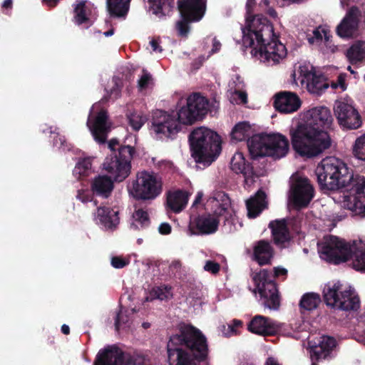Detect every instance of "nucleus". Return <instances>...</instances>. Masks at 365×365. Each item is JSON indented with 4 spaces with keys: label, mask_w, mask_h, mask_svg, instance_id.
I'll return each instance as SVG.
<instances>
[{
    "label": "nucleus",
    "mask_w": 365,
    "mask_h": 365,
    "mask_svg": "<svg viewBox=\"0 0 365 365\" xmlns=\"http://www.w3.org/2000/svg\"><path fill=\"white\" fill-rule=\"evenodd\" d=\"M315 174L322 189L335 190L345 188L349 192L344 195L343 207L357 215L365 214V178L354 175L352 170L339 158L328 157L318 164Z\"/></svg>",
    "instance_id": "f257e3e1"
},
{
    "label": "nucleus",
    "mask_w": 365,
    "mask_h": 365,
    "mask_svg": "<svg viewBox=\"0 0 365 365\" xmlns=\"http://www.w3.org/2000/svg\"><path fill=\"white\" fill-rule=\"evenodd\" d=\"M333 118L329 109L320 106L304 112L289 130L294 150L301 156L314 158L330 148L331 140L325 130L330 128Z\"/></svg>",
    "instance_id": "f03ea898"
},
{
    "label": "nucleus",
    "mask_w": 365,
    "mask_h": 365,
    "mask_svg": "<svg viewBox=\"0 0 365 365\" xmlns=\"http://www.w3.org/2000/svg\"><path fill=\"white\" fill-rule=\"evenodd\" d=\"M242 34L244 45L253 47L261 61L275 65L286 57L285 46L275 38L273 26L267 18L260 15L252 19L247 17Z\"/></svg>",
    "instance_id": "7ed1b4c3"
},
{
    "label": "nucleus",
    "mask_w": 365,
    "mask_h": 365,
    "mask_svg": "<svg viewBox=\"0 0 365 365\" xmlns=\"http://www.w3.org/2000/svg\"><path fill=\"white\" fill-rule=\"evenodd\" d=\"M170 365H197L193 357L204 360L208 354L205 336L192 325L183 324L168 343Z\"/></svg>",
    "instance_id": "20e7f679"
},
{
    "label": "nucleus",
    "mask_w": 365,
    "mask_h": 365,
    "mask_svg": "<svg viewBox=\"0 0 365 365\" xmlns=\"http://www.w3.org/2000/svg\"><path fill=\"white\" fill-rule=\"evenodd\" d=\"M321 258L339 264L352 259L353 267L358 271L365 272V241L354 240L351 244L336 236L324 237V241L319 245Z\"/></svg>",
    "instance_id": "39448f33"
},
{
    "label": "nucleus",
    "mask_w": 365,
    "mask_h": 365,
    "mask_svg": "<svg viewBox=\"0 0 365 365\" xmlns=\"http://www.w3.org/2000/svg\"><path fill=\"white\" fill-rule=\"evenodd\" d=\"M192 156L197 163L210 165L221 152L218 134L205 127L195 129L189 137Z\"/></svg>",
    "instance_id": "423d86ee"
},
{
    "label": "nucleus",
    "mask_w": 365,
    "mask_h": 365,
    "mask_svg": "<svg viewBox=\"0 0 365 365\" xmlns=\"http://www.w3.org/2000/svg\"><path fill=\"white\" fill-rule=\"evenodd\" d=\"M323 297L326 304L331 308L343 311H356L360 301L353 289L340 282H331L324 285Z\"/></svg>",
    "instance_id": "0eeeda50"
},
{
    "label": "nucleus",
    "mask_w": 365,
    "mask_h": 365,
    "mask_svg": "<svg viewBox=\"0 0 365 365\" xmlns=\"http://www.w3.org/2000/svg\"><path fill=\"white\" fill-rule=\"evenodd\" d=\"M286 273L285 269L276 267L274 274L271 271L263 269L253 275V281L265 307L271 310L279 309L280 299L273 279L279 275H284Z\"/></svg>",
    "instance_id": "6e6552de"
},
{
    "label": "nucleus",
    "mask_w": 365,
    "mask_h": 365,
    "mask_svg": "<svg viewBox=\"0 0 365 365\" xmlns=\"http://www.w3.org/2000/svg\"><path fill=\"white\" fill-rule=\"evenodd\" d=\"M128 192L136 200H154L163 192L162 178L154 173H138Z\"/></svg>",
    "instance_id": "1a4fd4ad"
},
{
    "label": "nucleus",
    "mask_w": 365,
    "mask_h": 365,
    "mask_svg": "<svg viewBox=\"0 0 365 365\" xmlns=\"http://www.w3.org/2000/svg\"><path fill=\"white\" fill-rule=\"evenodd\" d=\"M134 149L130 145L121 146L118 153L108 156L103 164V170L109 178L116 182H122L130 173V161Z\"/></svg>",
    "instance_id": "9d476101"
},
{
    "label": "nucleus",
    "mask_w": 365,
    "mask_h": 365,
    "mask_svg": "<svg viewBox=\"0 0 365 365\" xmlns=\"http://www.w3.org/2000/svg\"><path fill=\"white\" fill-rule=\"evenodd\" d=\"M230 206L229 197L221 191L213 192L206 202V207L210 209L213 215L218 217L225 216V227H227L229 232H233L237 229L235 225L238 220L233 215L234 212Z\"/></svg>",
    "instance_id": "9b49d317"
},
{
    "label": "nucleus",
    "mask_w": 365,
    "mask_h": 365,
    "mask_svg": "<svg viewBox=\"0 0 365 365\" xmlns=\"http://www.w3.org/2000/svg\"><path fill=\"white\" fill-rule=\"evenodd\" d=\"M314 197V188L307 178L298 173L291 178L289 200L298 207H306Z\"/></svg>",
    "instance_id": "f8f14e48"
},
{
    "label": "nucleus",
    "mask_w": 365,
    "mask_h": 365,
    "mask_svg": "<svg viewBox=\"0 0 365 365\" xmlns=\"http://www.w3.org/2000/svg\"><path fill=\"white\" fill-rule=\"evenodd\" d=\"M334 113L340 126L347 129H357L361 125V118L354 106L345 100L334 103Z\"/></svg>",
    "instance_id": "ddd939ff"
},
{
    "label": "nucleus",
    "mask_w": 365,
    "mask_h": 365,
    "mask_svg": "<svg viewBox=\"0 0 365 365\" xmlns=\"http://www.w3.org/2000/svg\"><path fill=\"white\" fill-rule=\"evenodd\" d=\"M180 125L175 116L163 110L154 113L151 132L157 138H170L180 130Z\"/></svg>",
    "instance_id": "4468645a"
},
{
    "label": "nucleus",
    "mask_w": 365,
    "mask_h": 365,
    "mask_svg": "<svg viewBox=\"0 0 365 365\" xmlns=\"http://www.w3.org/2000/svg\"><path fill=\"white\" fill-rule=\"evenodd\" d=\"M99 106V104H95L91 109V113ZM87 125L88 126L94 139L99 143H105L107 138V134L110 130V125L108 122V115L105 110H101L95 117L93 121H91V114H90Z\"/></svg>",
    "instance_id": "2eb2a0df"
},
{
    "label": "nucleus",
    "mask_w": 365,
    "mask_h": 365,
    "mask_svg": "<svg viewBox=\"0 0 365 365\" xmlns=\"http://www.w3.org/2000/svg\"><path fill=\"white\" fill-rule=\"evenodd\" d=\"M220 219L212 213H205L198 216L190 223L187 234L210 235L215 233L218 228Z\"/></svg>",
    "instance_id": "dca6fc26"
},
{
    "label": "nucleus",
    "mask_w": 365,
    "mask_h": 365,
    "mask_svg": "<svg viewBox=\"0 0 365 365\" xmlns=\"http://www.w3.org/2000/svg\"><path fill=\"white\" fill-rule=\"evenodd\" d=\"M361 16V11L359 7L355 6L350 7L336 27L338 36L344 38L352 37L358 30Z\"/></svg>",
    "instance_id": "f3484780"
},
{
    "label": "nucleus",
    "mask_w": 365,
    "mask_h": 365,
    "mask_svg": "<svg viewBox=\"0 0 365 365\" xmlns=\"http://www.w3.org/2000/svg\"><path fill=\"white\" fill-rule=\"evenodd\" d=\"M301 83L305 85L307 91L315 95H320L328 88L326 78L322 74H317L313 68L309 71L306 67H300Z\"/></svg>",
    "instance_id": "a211bd4d"
},
{
    "label": "nucleus",
    "mask_w": 365,
    "mask_h": 365,
    "mask_svg": "<svg viewBox=\"0 0 365 365\" xmlns=\"http://www.w3.org/2000/svg\"><path fill=\"white\" fill-rule=\"evenodd\" d=\"M94 365H149L147 363L133 364L115 346H109L98 352Z\"/></svg>",
    "instance_id": "6ab92c4d"
},
{
    "label": "nucleus",
    "mask_w": 365,
    "mask_h": 365,
    "mask_svg": "<svg viewBox=\"0 0 365 365\" xmlns=\"http://www.w3.org/2000/svg\"><path fill=\"white\" fill-rule=\"evenodd\" d=\"M178 8L185 21H199L202 19L205 9L202 0H179Z\"/></svg>",
    "instance_id": "aec40b11"
},
{
    "label": "nucleus",
    "mask_w": 365,
    "mask_h": 365,
    "mask_svg": "<svg viewBox=\"0 0 365 365\" xmlns=\"http://www.w3.org/2000/svg\"><path fill=\"white\" fill-rule=\"evenodd\" d=\"M267 139L271 143H267L268 156L275 159L284 157L289 151V145L287 138L279 133L267 134Z\"/></svg>",
    "instance_id": "412c9836"
},
{
    "label": "nucleus",
    "mask_w": 365,
    "mask_h": 365,
    "mask_svg": "<svg viewBox=\"0 0 365 365\" xmlns=\"http://www.w3.org/2000/svg\"><path fill=\"white\" fill-rule=\"evenodd\" d=\"M274 106L281 113H291L300 108L301 101L294 93L283 92L276 96Z\"/></svg>",
    "instance_id": "4be33fe9"
},
{
    "label": "nucleus",
    "mask_w": 365,
    "mask_h": 365,
    "mask_svg": "<svg viewBox=\"0 0 365 365\" xmlns=\"http://www.w3.org/2000/svg\"><path fill=\"white\" fill-rule=\"evenodd\" d=\"M276 323L269 318L255 316L248 325V329L259 335H273L277 331Z\"/></svg>",
    "instance_id": "5701e85b"
},
{
    "label": "nucleus",
    "mask_w": 365,
    "mask_h": 365,
    "mask_svg": "<svg viewBox=\"0 0 365 365\" xmlns=\"http://www.w3.org/2000/svg\"><path fill=\"white\" fill-rule=\"evenodd\" d=\"M267 143H271L267 139V134H258L253 135L247 141V147L252 158L268 156Z\"/></svg>",
    "instance_id": "b1692460"
},
{
    "label": "nucleus",
    "mask_w": 365,
    "mask_h": 365,
    "mask_svg": "<svg viewBox=\"0 0 365 365\" xmlns=\"http://www.w3.org/2000/svg\"><path fill=\"white\" fill-rule=\"evenodd\" d=\"M118 212L108 207H100L94 215V220L106 229L115 228L119 223Z\"/></svg>",
    "instance_id": "393cba45"
},
{
    "label": "nucleus",
    "mask_w": 365,
    "mask_h": 365,
    "mask_svg": "<svg viewBox=\"0 0 365 365\" xmlns=\"http://www.w3.org/2000/svg\"><path fill=\"white\" fill-rule=\"evenodd\" d=\"M247 216L255 218L267 207V196L262 190H258L256 194L246 201Z\"/></svg>",
    "instance_id": "a878e982"
},
{
    "label": "nucleus",
    "mask_w": 365,
    "mask_h": 365,
    "mask_svg": "<svg viewBox=\"0 0 365 365\" xmlns=\"http://www.w3.org/2000/svg\"><path fill=\"white\" fill-rule=\"evenodd\" d=\"M113 181L107 175H98L91 183L93 194L103 198L108 197L113 190Z\"/></svg>",
    "instance_id": "bb28decb"
},
{
    "label": "nucleus",
    "mask_w": 365,
    "mask_h": 365,
    "mask_svg": "<svg viewBox=\"0 0 365 365\" xmlns=\"http://www.w3.org/2000/svg\"><path fill=\"white\" fill-rule=\"evenodd\" d=\"M309 43H319L324 53H335L338 48L329 40V36L324 29H317L313 31V36L308 38Z\"/></svg>",
    "instance_id": "cd10ccee"
},
{
    "label": "nucleus",
    "mask_w": 365,
    "mask_h": 365,
    "mask_svg": "<svg viewBox=\"0 0 365 365\" xmlns=\"http://www.w3.org/2000/svg\"><path fill=\"white\" fill-rule=\"evenodd\" d=\"M230 168L237 174H242L246 182H248L250 178H252V168L246 162L242 153H236L232 156L230 162Z\"/></svg>",
    "instance_id": "c85d7f7f"
},
{
    "label": "nucleus",
    "mask_w": 365,
    "mask_h": 365,
    "mask_svg": "<svg viewBox=\"0 0 365 365\" xmlns=\"http://www.w3.org/2000/svg\"><path fill=\"white\" fill-rule=\"evenodd\" d=\"M187 200L188 195L186 192L182 190L170 191L167 194L166 205L173 212L178 213L185 207Z\"/></svg>",
    "instance_id": "c756f323"
},
{
    "label": "nucleus",
    "mask_w": 365,
    "mask_h": 365,
    "mask_svg": "<svg viewBox=\"0 0 365 365\" xmlns=\"http://www.w3.org/2000/svg\"><path fill=\"white\" fill-rule=\"evenodd\" d=\"M273 257L270 244L264 240L259 241L254 247V259L259 265L269 264Z\"/></svg>",
    "instance_id": "7c9ffc66"
},
{
    "label": "nucleus",
    "mask_w": 365,
    "mask_h": 365,
    "mask_svg": "<svg viewBox=\"0 0 365 365\" xmlns=\"http://www.w3.org/2000/svg\"><path fill=\"white\" fill-rule=\"evenodd\" d=\"M274 241L277 245H281L289 239V234L285 220H275L269 223Z\"/></svg>",
    "instance_id": "2f4dec72"
},
{
    "label": "nucleus",
    "mask_w": 365,
    "mask_h": 365,
    "mask_svg": "<svg viewBox=\"0 0 365 365\" xmlns=\"http://www.w3.org/2000/svg\"><path fill=\"white\" fill-rule=\"evenodd\" d=\"M187 103L190 109H192L199 118L205 116L208 111L207 100L197 93L190 96Z\"/></svg>",
    "instance_id": "473e14b6"
},
{
    "label": "nucleus",
    "mask_w": 365,
    "mask_h": 365,
    "mask_svg": "<svg viewBox=\"0 0 365 365\" xmlns=\"http://www.w3.org/2000/svg\"><path fill=\"white\" fill-rule=\"evenodd\" d=\"M346 57L351 64L365 61V41L354 42L346 51Z\"/></svg>",
    "instance_id": "72a5a7b5"
},
{
    "label": "nucleus",
    "mask_w": 365,
    "mask_h": 365,
    "mask_svg": "<svg viewBox=\"0 0 365 365\" xmlns=\"http://www.w3.org/2000/svg\"><path fill=\"white\" fill-rule=\"evenodd\" d=\"M150 10L156 16L161 18L168 15L173 7L174 0H146Z\"/></svg>",
    "instance_id": "f704fd0d"
},
{
    "label": "nucleus",
    "mask_w": 365,
    "mask_h": 365,
    "mask_svg": "<svg viewBox=\"0 0 365 365\" xmlns=\"http://www.w3.org/2000/svg\"><path fill=\"white\" fill-rule=\"evenodd\" d=\"M252 133L251 125L247 122H240L233 128L231 138L233 141L240 142L249 138Z\"/></svg>",
    "instance_id": "c9c22d12"
},
{
    "label": "nucleus",
    "mask_w": 365,
    "mask_h": 365,
    "mask_svg": "<svg viewBox=\"0 0 365 365\" xmlns=\"http://www.w3.org/2000/svg\"><path fill=\"white\" fill-rule=\"evenodd\" d=\"M130 0H107L109 13L115 16H123L128 11Z\"/></svg>",
    "instance_id": "e433bc0d"
},
{
    "label": "nucleus",
    "mask_w": 365,
    "mask_h": 365,
    "mask_svg": "<svg viewBox=\"0 0 365 365\" xmlns=\"http://www.w3.org/2000/svg\"><path fill=\"white\" fill-rule=\"evenodd\" d=\"M93 172L91 158H85L79 160L73 171V175L77 179L87 177Z\"/></svg>",
    "instance_id": "4c0bfd02"
},
{
    "label": "nucleus",
    "mask_w": 365,
    "mask_h": 365,
    "mask_svg": "<svg viewBox=\"0 0 365 365\" xmlns=\"http://www.w3.org/2000/svg\"><path fill=\"white\" fill-rule=\"evenodd\" d=\"M336 346V341L334 338L323 336L321 337L319 346L314 350L317 359L325 357L327 354Z\"/></svg>",
    "instance_id": "58836bf2"
},
{
    "label": "nucleus",
    "mask_w": 365,
    "mask_h": 365,
    "mask_svg": "<svg viewBox=\"0 0 365 365\" xmlns=\"http://www.w3.org/2000/svg\"><path fill=\"white\" fill-rule=\"evenodd\" d=\"M321 302L319 294L314 292L307 293L303 295L300 300L299 305L301 308L312 311L315 309Z\"/></svg>",
    "instance_id": "ea45409f"
},
{
    "label": "nucleus",
    "mask_w": 365,
    "mask_h": 365,
    "mask_svg": "<svg viewBox=\"0 0 365 365\" xmlns=\"http://www.w3.org/2000/svg\"><path fill=\"white\" fill-rule=\"evenodd\" d=\"M91 11L89 4L87 1H80L75 7V22L82 24L88 21V16Z\"/></svg>",
    "instance_id": "a19ab883"
},
{
    "label": "nucleus",
    "mask_w": 365,
    "mask_h": 365,
    "mask_svg": "<svg viewBox=\"0 0 365 365\" xmlns=\"http://www.w3.org/2000/svg\"><path fill=\"white\" fill-rule=\"evenodd\" d=\"M198 118L194 111L190 109V107L187 104L186 106L182 107L178 113L177 120L179 124L191 125Z\"/></svg>",
    "instance_id": "79ce46f5"
},
{
    "label": "nucleus",
    "mask_w": 365,
    "mask_h": 365,
    "mask_svg": "<svg viewBox=\"0 0 365 365\" xmlns=\"http://www.w3.org/2000/svg\"><path fill=\"white\" fill-rule=\"evenodd\" d=\"M133 222L130 225V228L133 230L145 227L149 225V217L147 212L143 210L139 209L136 210L133 215Z\"/></svg>",
    "instance_id": "37998d69"
},
{
    "label": "nucleus",
    "mask_w": 365,
    "mask_h": 365,
    "mask_svg": "<svg viewBox=\"0 0 365 365\" xmlns=\"http://www.w3.org/2000/svg\"><path fill=\"white\" fill-rule=\"evenodd\" d=\"M172 297L170 287H158L153 288L150 292V297L146 298V301L158 299L160 300H166Z\"/></svg>",
    "instance_id": "c03bdc74"
},
{
    "label": "nucleus",
    "mask_w": 365,
    "mask_h": 365,
    "mask_svg": "<svg viewBox=\"0 0 365 365\" xmlns=\"http://www.w3.org/2000/svg\"><path fill=\"white\" fill-rule=\"evenodd\" d=\"M128 118L129 124L134 130H139L147 121V117L141 112H133Z\"/></svg>",
    "instance_id": "a18cd8bd"
},
{
    "label": "nucleus",
    "mask_w": 365,
    "mask_h": 365,
    "mask_svg": "<svg viewBox=\"0 0 365 365\" xmlns=\"http://www.w3.org/2000/svg\"><path fill=\"white\" fill-rule=\"evenodd\" d=\"M353 154L358 159L365 161V134L356 139L353 146Z\"/></svg>",
    "instance_id": "49530a36"
},
{
    "label": "nucleus",
    "mask_w": 365,
    "mask_h": 365,
    "mask_svg": "<svg viewBox=\"0 0 365 365\" xmlns=\"http://www.w3.org/2000/svg\"><path fill=\"white\" fill-rule=\"evenodd\" d=\"M228 96L230 101L233 104H245L247 102V94L245 89L230 91Z\"/></svg>",
    "instance_id": "de8ad7c7"
},
{
    "label": "nucleus",
    "mask_w": 365,
    "mask_h": 365,
    "mask_svg": "<svg viewBox=\"0 0 365 365\" xmlns=\"http://www.w3.org/2000/svg\"><path fill=\"white\" fill-rule=\"evenodd\" d=\"M241 324V321L235 319L232 324L221 325L219 329L222 336L228 337L237 334L236 328Z\"/></svg>",
    "instance_id": "09e8293b"
},
{
    "label": "nucleus",
    "mask_w": 365,
    "mask_h": 365,
    "mask_svg": "<svg viewBox=\"0 0 365 365\" xmlns=\"http://www.w3.org/2000/svg\"><path fill=\"white\" fill-rule=\"evenodd\" d=\"M229 88L227 92L234 91H240L242 89H245V83L243 79L239 76H236L232 81L229 83Z\"/></svg>",
    "instance_id": "8fccbe9b"
},
{
    "label": "nucleus",
    "mask_w": 365,
    "mask_h": 365,
    "mask_svg": "<svg viewBox=\"0 0 365 365\" xmlns=\"http://www.w3.org/2000/svg\"><path fill=\"white\" fill-rule=\"evenodd\" d=\"M128 322V315L123 311L120 310V312L117 314L115 326L116 330H119L120 328H123L124 325H125Z\"/></svg>",
    "instance_id": "3c124183"
},
{
    "label": "nucleus",
    "mask_w": 365,
    "mask_h": 365,
    "mask_svg": "<svg viewBox=\"0 0 365 365\" xmlns=\"http://www.w3.org/2000/svg\"><path fill=\"white\" fill-rule=\"evenodd\" d=\"M204 269L206 272L216 274L220 269V265L214 261L207 260L204 265Z\"/></svg>",
    "instance_id": "603ef678"
},
{
    "label": "nucleus",
    "mask_w": 365,
    "mask_h": 365,
    "mask_svg": "<svg viewBox=\"0 0 365 365\" xmlns=\"http://www.w3.org/2000/svg\"><path fill=\"white\" fill-rule=\"evenodd\" d=\"M129 264L128 259L121 257H113L111 258V265L115 269H121Z\"/></svg>",
    "instance_id": "864d4df0"
},
{
    "label": "nucleus",
    "mask_w": 365,
    "mask_h": 365,
    "mask_svg": "<svg viewBox=\"0 0 365 365\" xmlns=\"http://www.w3.org/2000/svg\"><path fill=\"white\" fill-rule=\"evenodd\" d=\"M182 264L180 260H173L169 265L168 273L170 275L176 276L180 274Z\"/></svg>",
    "instance_id": "5fc2aeb1"
},
{
    "label": "nucleus",
    "mask_w": 365,
    "mask_h": 365,
    "mask_svg": "<svg viewBox=\"0 0 365 365\" xmlns=\"http://www.w3.org/2000/svg\"><path fill=\"white\" fill-rule=\"evenodd\" d=\"M177 29L180 36H186L189 32V26L187 23L185 21L178 22Z\"/></svg>",
    "instance_id": "6e6d98bb"
},
{
    "label": "nucleus",
    "mask_w": 365,
    "mask_h": 365,
    "mask_svg": "<svg viewBox=\"0 0 365 365\" xmlns=\"http://www.w3.org/2000/svg\"><path fill=\"white\" fill-rule=\"evenodd\" d=\"M345 78L346 74H340L338 76L337 82L336 83H332L331 86L334 88H341L342 91H344L346 89V84H345Z\"/></svg>",
    "instance_id": "4d7b16f0"
},
{
    "label": "nucleus",
    "mask_w": 365,
    "mask_h": 365,
    "mask_svg": "<svg viewBox=\"0 0 365 365\" xmlns=\"http://www.w3.org/2000/svg\"><path fill=\"white\" fill-rule=\"evenodd\" d=\"M160 39L159 38H152L150 41V45L152 48V50L155 53H161L163 51V48L160 45Z\"/></svg>",
    "instance_id": "13d9d810"
},
{
    "label": "nucleus",
    "mask_w": 365,
    "mask_h": 365,
    "mask_svg": "<svg viewBox=\"0 0 365 365\" xmlns=\"http://www.w3.org/2000/svg\"><path fill=\"white\" fill-rule=\"evenodd\" d=\"M151 79V76L148 73H144L140 80L138 81V85L140 88H144L148 84L150 80Z\"/></svg>",
    "instance_id": "bf43d9fd"
},
{
    "label": "nucleus",
    "mask_w": 365,
    "mask_h": 365,
    "mask_svg": "<svg viewBox=\"0 0 365 365\" xmlns=\"http://www.w3.org/2000/svg\"><path fill=\"white\" fill-rule=\"evenodd\" d=\"M158 231L162 235H168L171 232V226L170 224L167 222L161 223L159 225Z\"/></svg>",
    "instance_id": "052dcab7"
},
{
    "label": "nucleus",
    "mask_w": 365,
    "mask_h": 365,
    "mask_svg": "<svg viewBox=\"0 0 365 365\" xmlns=\"http://www.w3.org/2000/svg\"><path fill=\"white\" fill-rule=\"evenodd\" d=\"M221 47V43L220 41H218L216 38H214L212 40V53H216L217 52Z\"/></svg>",
    "instance_id": "680f3d73"
},
{
    "label": "nucleus",
    "mask_w": 365,
    "mask_h": 365,
    "mask_svg": "<svg viewBox=\"0 0 365 365\" xmlns=\"http://www.w3.org/2000/svg\"><path fill=\"white\" fill-rule=\"evenodd\" d=\"M77 198L83 202H86L90 200V197L86 195L83 191H78Z\"/></svg>",
    "instance_id": "e2e57ef3"
},
{
    "label": "nucleus",
    "mask_w": 365,
    "mask_h": 365,
    "mask_svg": "<svg viewBox=\"0 0 365 365\" xmlns=\"http://www.w3.org/2000/svg\"><path fill=\"white\" fill-rule=\"evenodd\" d=\"M118 145V141L115 139H113L111 140L109 143H108V148L112 150V151H115V146Z\"/></svg>",
    "instance_id": "0e129e2a"
},
{
    "label": "nucleus",
    "mask_w": 365,
    "mask_h": 365,
    "mask_svg": "<svg viewBox=\"0 0 365 365\" xmlns=\"http://www.w3.org/2000/svg\"><path fill=\"white\" fill-rule=\"evenodd\" d=\"M202 196L203 193L202 192H198L196 195L195 200L192 204V206L197 205L201 201Z\"/></svg>",
    "instance_id": "69168bd1"
},
{
    "label": "nucleus",
    "mask_w": 365,
    "mask_h": 365,
    "mask_svg": "<svg viewBox=\"0 0 365 365\" xmlns=\"http://www.w3.org/2000/svg\"><path fill=\"white\" fill-rule=\"evenodd\" d=\"M265 365H279V364L274 358H268Z\"/></svg>",
    "instance_id": "338daca9"
},
{
    "label": "nucleus",
    "mask_w": 365,
    "mask_h": 365,
    "mask_svg": "<svg viewBox=\"0 0 365 365\" xmlns=\"http://www.w3.org/2000/svg\"><path fill=\"white\" fill-rule=\"evenodd\" d=\"M12 6V0H4L2 7L5 9H11Z\"/></svg>",
    "instance_id": "774afa93"
}]
</instances>
